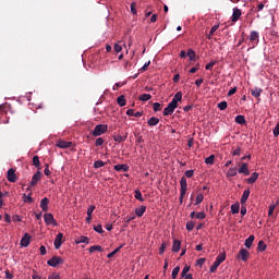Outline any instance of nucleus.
I'll return each mask as SVG.
<instances>
[{"instance_id":"f257e3e1","label":"nucleus","mask_w":279,"mask_h":279,"mask_svg":"<svg viewBox=\"0 0 279 279\" xmlns=\"http://www.w3.org/2000/svg\"><path fill=\"white\" fill-rule=\"evenodd\" d=\"M178 101H182V92H178L172 101L168 104V106L163 109V117H171L173 112H175V108H178Z\"/></svg>"},{"instance_id":"f03ea898","label":"nucleus","mask_w":279,"mask_h":279,"mask_svg":"<svg viewBox=\"0 0 279 279\" xmlns=\"http://www.w3.org/2000/svg\"><path fill=\"white\" fill-rule=\"evenodd\" d=\"M225 260H226V253H220L209 268L210 274H215V271H217V269L219 268V265H221V263H223Z\"/></svg>"},{"instance_id":"7ed1b4c3","label":"nucleus","mask_w":279,"mask_h":279,"mask_svg":"<svg viewBox=\"0 0 279 279\" xmlns=\"http://www.w3.org/2000/svg\"><path fill=\"white\" fill-rule=\"evenodd\" d=\"M180 186H181V194H180V197H179V202H180V204H182V202H184V195H186V189H187L186 177L181 178Z\"/></svg>"},{"instance_id":"20e7f679","label":"nucleus","mask_w":279,"mask_h":279,"mask_svg":"<svg viewBox=\"0 0 279 279\" xmlns=\"http://www.w3.org/2000/svg\"><path fill=\"white\" fill-rule=\"evenodd\" d=\"M108 132V125L106 124H97L93 131V136H101V134H106Z\"/></svg>"},{"instance_id":"39448f33","label":"nucleus","mask_w":279,"mask_h":279,"mask_svg":"<svg viewBox=\"0 0 279 279\" xmlns=\"http://www.w3.org/2000/svg\"><path fill=\"white\" fill-rule=\"evenodd\" d=\"M47 265H49V267H58V265H64V259L60 256H52L47 262Z\"/></svg>"},{"instance_id":"423d86ee","label":"nucleus","mask_w":279,"mask_h":279,"mask_svg":"<svg viewBox=\"0 0 279 279\" xmlns=\"http://www.w3.org/2000/svg\"><path fill=\"white\" fill-rule=\"evenodd\" d=\"M56 146L59 147L60 149H69L70 147H73V142L59 140L57 141Z\"/></svg>"},{"instance_id":"0eeeda50","label":"nucleus","mask_w":279,"mask_h":279,"mask_svg":"<svg viewBox=\"0 0 279 279\" xmlns=\"http://www.w3.org/2000/svg\"><path fill=\"white\" fill-rule=\"evenodd\" d=\"M44 221L45 223H47V226H58V223H56V219L53 218L52 214H45Z\"/></svg>"},{"instance_id":"6e6552de","label":"nucleus","mask_w":279,"mask_h":279,"mask_svg":"<svg viewBox=\"0 0 279 279\" xmlns=\"http://www.w3.org/2000/svg\"><path fill=\"white\" fill-rule=\"evenodd\" d=\"M238 258L246 263V260L250 258V251L245 248H241L238 254Z\"/></svg>"},{"instance_id":"1a4fd4ad","label":"nucleus","mask_w":279,"mask_h":279,"mask_svg":"<svg viewBox=\"0 0 279 279\" xmlns=\"http://www.w3.org/2000/svg\"><path fill=\"white\" fill-rule=\"evenodd\" d=\"M43 178V172L40 171H37L33 178H32V181L29 183V186H36V184H38V181L41 180Z\"/></svg>"},{"instance_id":"9d476101","label":"nucleus","mask_w":279,"mask_h":279,"mask_svg":"<svg viewBox=\"0 0 279 279\" xmlns=\"http://www.w3.org/2000/svg\"><path fill=\"white\" fill-rule=\"evenodd\" d=\"M62 239H64V234L58 233L53 242L56 250H60V247L62 246Z\"/></svg>"},{"instance_id":"9b49d317","label":"nucleus","mask_w":279,"mask_h":279,"mask_svg":"<svg viewBox=\"0 0 279 279\" xmlns=\"http://www.w3.org/2000/svg\"><path fill=\"white\" fill-rule=\"evenodd\" d=\"M241 9L239 8H234L233 9V13H232V16H231V21L232 23H236V21H239L241 19Z\"/></svg>"},{"instance_id":"f8f14e48","label":"nucleus","mask_w":279,"mask_h":279,"mask_svg":"<svg viewBox=\"0 0 279 279\" xmlns=\"http://www.w3.org/2000/svg\"><path fill=\"white\" fill-rule=\"evenodd\" d=\"M7 180L9 182H16V172L14 169H9L7 173Z\"/></svg>"},{"instance_id":"ddd939ff","label":"nucleus","mask_w":279,"mask_h":279,"mask_svg":"<svg viewBox=\"0 0 279 279\" xmlns=\"http://www.w3.org/2000/svg\"><path fill=\"white\" fill-rule=\"evenodd\" d=\"M32 241V235L29 233H25L21 240L22 247H27Z\"/></svg>"},{"instance_id":"4468645a","label":"nucleus","mask_w":279,"mask_h":279,"mask_svg":"<svg viewBox=\"0 0 279 279\" xmlns=\"http://www.w3.org/2000/svg\"><path fill=\"white\" fill-rule=\"evenodd\" d=\"M250 40H251V43H254L255 45H258V41H259V34H258V32H256V31H253V32H251V35H250Z\"/></svg>"},{"instance_id":"2eb2a0df","label":"nucleus","mask_w":279,"mask_h":279,"mask_svg":"<svg viewBox=\"0 0 279 279\" xmlns=\"http://www.w3.org/2000/svg\"><path fill=\"white\" fill-rule=\"evenodd\" d=\"M238 173H243L244 175H250V169L246 162H243L238 170Z\"/></svg>"},{"instance_id":"dca6fc26","label":"nucleus","mask_w":279,"mask_h":279,"mask_svg":"<svg viewBox=\"0 0 279 279\" xmlns=\"http://www.w3.org/2000/svg\"><path fill=\"white\" fill-rule=\"evenodd\" d=\"M40 208L44 210V213H47L49 210V198L44 197L40 202Z\"/></svg>"},{"instance_id":"f3484780","label":"nucleus","mask_w":279,"mask_h":279,"mask_svg":"<svg viewBox=\"0 0 279 279\" xmlns=\"http://www.w3.org/2000/svg\"><path fill=\"white\" fill-rule=\"evenodd\" d=\"M114 171H123L124 173H126V171H130V166L122 163V165H116L113 167Z\"/></svg>"},{"instance_id":"a211bd4d","label":"nucleus","mask_w":279,"mask_h":279,"mask_svg":"<svg viewBox=\"0 0 279 279\" xmlns=\"http://www.w3.org/2000/svg\"><path fill=\"white\" fill-rule=\"evenodd\" d=\"M250 193H251L250 189L244 190V192L241 196V199H240V203L242 204V206H243V204H245L247 202V199H250Z\"/></svg>"},{"instance_id":"6ab92c4d","label":"nucleus","mask_w":279,"mask_h":279,"mask_svg":"<svg viewBox=\"0 0 279 279\" xmlns=\"http://www.w3.org/2000/svg\"><path fill=\"white\" fill-rule=\"evenodd\" d=\"M146 210H147V207L145 205H142L141 207L135 209V215H137L138 217H143Z\"/></svg>"},{"instance_id":"aec40b11","label":"nucleus","mask_w":279,"mask_h":279,"mask_svg":"<svg viewBox=\"0 0 279 279\" xmlns=\"http://www.w3.org/2000/svg\"><path fill=\"white\" fill-rule=\"evenodd\" d=\"M260 93H263V88L254 87L251 89V95L253 97H256V98L260 97Z\"/></svg>"},{"instance_id":"412c9836","label":"nucleus","mask_w":279,"mask_h":279,"mask_svg":"<svg viewBox=\"0 0 279 279\" xmlns=\"http://www.w3.org/2000/svg\"><path fill=\"white\" fill-rule=\"evenodd\" d=\"M254 239H256V236L254 235H250L246 240H245V247H247V250H250L252 247V244L254 243Z\"/></svg>"},{"instance_id":"4be33fe9","label":"nucleus","mask_w":279,"mask_h":279,"mask_svg":"<svg viewBox=\"0 0 279 279\" xmlns=\"http://www.w3.org/2000/svg\"><path fill=\"white\" fill-rule=\"evenodd\" d=\"M181 245H182V242H180V240H174L172 245V252L174 253L180 252Z\"/></svg>"},{"instance_id":"5701e85b","label":"nucleus","mask_w":279,"mask_h":279,"mask_svg":"<svg viewBox=\"0 0 279 279\" xmlns=\"http://www.w3.org/2000/svg\"><path fill=\"white\" fill-rule=\"evenodd\" d=\"M258 180V172H253L252 175L246 180L247 184H254Z\"/></svg>"},{"instance_id":"b1692460","label":"nucleus","mask_w":279,"mask_h":279,"mask_svg":"<svg viewBox=\"0 0 279 279\" xmlns=\"http://www.w3.org/2000/svg\"><path fill=\"white\" fill-rule=\"evenodd\" d=\"M128 140V135H114L113 136V141L116 142V143H124V141H126Z\"/></svg>"},{"instance_id":"393cba45","label":"nucleus","mask_w":279,"mask_h":279,"mask_svg":"<svg viewBox=\"0 0 279 279\" xmlns=\"http://www.w3.org/2000/svg\"><path fill=\"white\" fill-rule=\"evenodd\" d=\"M157 123H160V119L156 118V117H151L148 121L147 124L153 128L154 125H156Z\"/></svg>"},{"instance_id":"a878e982","label":"nucleus","mask_w":279,"mask_h":279,"mask_svg":"<svg viewBox=\"0 0 279 279\" xmlns=\"http://www.w3.org/2000/svg\"><path fill=\"white\" fill-rule=\"evenodd\" d=\"M126 114L128 117H141L143 114V112L141 111H137V112H134V109H129L126 110Z\"/></svg>"},{"instance_id":"bb28decb","label":"nucleus","mask_w":279,"mask_h":279,"mask_svg":"<svg viewBox=\"0 0 279 279\" xmlns=\"http://www.w3.org/2000/svg\"><path fill=\"white\" fill-rule=\"evenodd\" d=\"M235 123H238L239 125H245V116H236L235 117Z\"/></svg>"},{"instance_id":"cd10ccee","label":"nucleus","mask_w":279,"mask_h":279,"mask_svg":"<svg viewBox=\"0 0 279 279\" xmlns=\"http://www.w3.org/2000/svg\"><path fill=\"white\" fill-rule=\"evenodd\" d=\"M258 252H265L267 250V244H265V241L260 240L257 244Z\"/></svg>"},{"instance_id":"c85d7f7f","label":"nucleus","mask_w":279,"mask_h":279,"mask_svg":"<svg viewBox=\"0 0 279 279\" xmlns=\"http://www.w3.org/2000/svg\"><path fill=\"white\" fill-rule=\"evenodd\" d=\"M88 250L90 254H93V252H104V247H101L100 245H93Z\"/></svg>"},{"instance_id":"c756f323","label":"nucleus","mask_w":279,"mask_h":279,"mask_svg":"<svg viewBox=\"0 0 279 279\" xmlns=\"http://www.w3.org/2000/svg\"><path fill=\"white\" fill-rule=\"evenodd\" d=\"M241 209V206L239 204L231 205V213L232 215H239V210Z\"/></svg>"},{"instance_id":"7c9ffc66","label":"nucleus","mask_w":279,"mask_h":279,"mask_svg":"<svg viewBox=\"0 0 279 279\" xmlns=\"http://www.w3.org/2000/svg\"><path fill=\"white\" fill-rule=\"evenodd\" d=\"M33 165L36 169H40V158L38 156L33 157Z\"/></svg>"},{"instance_id":"2f4dec72","label":"nucleus","mask_w":279,"mask_h":279,"mask_svg":"<svg viewBox=\"0 0 279 279\" xmlns=\"http://www.w3.org/2000/svg\"><path fill=\"white\" fill-rule=\"evenodd\" d=\"M117 104H119L123 108V106H125L126 104L125 96L123 95L119 96L117 99Z\"/></svg>"},{"instance_id":"473e14b6","label":"nucleus","mask_w":279,"mask_h":279,"mask_svg":"<svg viewBox=\"0 0 279 279\" xmlns=\"http://www.w3.org/2000/svg\"><path fill=\"white\" fill-rule=\"evenodd\" d=\"M101 167H106V162L102 160H97L94 162V169H101Z\"/></svg>"},{"instance_id":"72a5a7b5","label":"nucleus","mask_w":279,"mask_h":279,"mask_svg":"<svg viewBox=\"0 0 279 279\" xmlns=\"http://www.w3.org/2000/svg\"><path fill=\"white\" fill-rule=\"evenodd\" d=\"M140 101H149V99H151V96L149 94H142L138 97Z\"/></svg>"},{"instance_id":"f704fd0d","label":"nucleus","mask_w":279,"mask_h":279,"mask_svg":"<svg viewBox=\"0 0 279 279\" xmlns=\"http://www.w3.org/2000/svg\"><path fill=\"white\" fill-rule=\"evenodd\" d=\"M135 199H138V202H145V198H143V193H141L140 190L135 191Z\"/></svg>"},{"instance_id":"c9c22d12","label":"nucleus","mask_w":279,"mask_h":279,"mask_svg":"<svg viewBox=\"0 0 279 279\" xmlns=\"http://www.w3.org/2000/svg\"><path fill=\"white\" fill-rule=\"evenodd\" d=\"M206 165H215V155H210L205 159Z\"/></svg>"},{"instance_id":"e433bc0d","label":"nucleus","mask_w":279,"mask_h":279,"mask_svg":"<svg viewBox=\"0 0 279 279\" xmlns=\"http://www.w3.org/2000/svg\"><path fill=\"white\" fill-rule=\"evenodd\" d=\"M204 202V194H197L196 199H195V206L198 204H202Z\"/></svg>"},{"instance_id":"4c0bfd02","label":"nucleus","mask_w":279,"mask_h":279,"mask_svg":"<svg viewBox=\"0 0 279 279\" xmlns=\"http://www.w3.org/2000/svg\"><path fill=\"white\" fill-rule=\"evenodd\" d=\"M153 109L155 112H160L162 110V105H160V102H154Z\"/></svg>"},{"instance_id":"58836bf2","label":"nucleus","mask_w":279,"mask_h":279,"mask_svg":"<svg viewBox=\"0 0 279 279\" xmlns=\"http://www.w3.org/2000/svg\"><path fill=\"white\" fill-rule=\"evenodd\" d=\"M189 271H191V267L184 266L181 271V278H184V276H189Z\"/></svg>"},{"instance_id":"ea45409f","label":"nucleus","mask_w":279,"mask_h":279,"mask_svg":"<svg viewBox=\"0 0 279 279\" xmlns=\"http://www.w3.org/2000/svg\"><path fill=\"white\" fill-rule=\"evenodd\" d=\"M88 241H89L88 236L83 235V236H81L80 239L76 240V243L77 244L86 243L88 245Z\"/></svg>"},{"instance_id":"a19ab883","label":"nucleus","mask_w":279,"mask_h":279,"mask_svg":"<svg viewBox=\"0 0 279 279\" xmlns=\"http://www.w3.org/2000/svg\"><path fill=\"white\" fill-rule=\"evenodd\" d=\"M187 57H189L190 61L193 62V60H195V51L193 49H189Z\"/></svg>"},{"instance_id":"79ce46f5","label":"nucleus","mask_w":279,"mask_h":279,"mask_svg":"<svg viewBox=\"0 0 279 279\" xmlns=\"http://www.w3.org/2000/svg\"><path fill=\"white\" fill-rule=\"evenodd\" d=\"M227 175L229 178H234V175H236V168H230L227 172Z\"/></svg>"},{"instance_id":"37998d69","label":"nucleus","mask_w":279,"mask_h":279,"mask_svg":"<svg viewBox=\"0 0 279 279\" xmlns=\"http://www.w3.org/2000/svg\"><path fill=\"white\" fill-rule=\"evenodd\" d=\"M178 274H180V266H177V267L173 268L172 275H171L172 279L178 278Z\"/></svg>"},{"instance_id":"c03bdc74","label":"nucleus","mask_w":279,"mask_h":279,"mask_svg":"<svg viewBox=\"0 0 279 279\" xmlns=\"http://www.w3.org/2000/svg\"><path fill=\"white\" fill-rule=\"evenodd\" d=\"M194 228H195V222H193V221H187L186 222V230L189 232L193 231Z\"/></svg>"},{"instance_id":"a18cd8bd","label":"nucleus","mask_w":279,"mask_h":279,"mask_svg":"<svg viewBox=\"0 0 279 279\" xmlns=\"http://www.w3.org/2000/svg\"><path fill=\"white\" fill-rule=\"evenodd\" d=\"M215 64H217V61H210L209 63H207L205 65L206 71H213V66H215Z\"/></svg>"},{"instance_id":"49530a36","label":"nucleus","mask_w":279,"mask_h":279,"mask_svg":"<svg viewBox=\"0 0 279 279\" xmlns=\"http://www.w3.org/2000/svg\"><path fill=\"white\" fill-rule=\"evenodd\" d=\"M219 110H226L228 108V102L227 101H221L218 104Z\"/></svg>"},{"instance_id":"de8ad7c7","label":"nucleus","mask_w":279,"mask_h":279,"mask_svg":"<svg viewBox=\"0 0 279 279\" xmlns=\"http://www.w3.org/2000/svg\"><path fill=\"white\" fill-rule=\"evenodd\" d=\"M95 232H98V234H104V228L101 225H97L94 227Z\"/></svg>"},{"instance_id":"09e8293b","label":"nucleus","mask_w":279,"mask_h":279,"mask_svg":"<svg viewBox=\"0 0 279 279\" xmlns=\"http://www.w3.org/2000/svg\"><path fill=\"white\" fill-rule=\"evenodd\" d=\"M275 138L279 136V122L276 124L275 129L272 130Z\"/></svg>"},{"instance_id":"8fccbe9b","label":"nucleus","mask_w":279,"mask_h":279,"mask_svg":"<svg viewBox=\"0 0 279 279\" xmlns=\"http://www.w3.org/2000/svg\"><path fill=\"white\" fill-rule=\"evenodd\" d=\"M93 213H95V206H94V205H90V206L87 208V216L93 217Z\"/></svg>"},{"instance_id":"3c124183","label":"nucleus","mask_w":279,"mask_h":279,"mask_svg":"<svg viewBox=\"0 0 279 279\" xmlns=\"http://www.w3.org/2000/svg\"><path fill=\"white\" fill-rule=\"evenodd\" d=\"M116 53H121V51H123V47H121V45L119 44H114V47H113Z\"/></svg>"},{"instance_id":"603ef678","label":"nucleus","mask_w":279,"mask_h":279,"mask_svg":"<svg viewBox=\"0 0 279 279\" xmlns=\"http://www.w3.org/2000/svg\"><path fill=\"white\" fill-rule=\"evenodd\" d=\"M274 210H276V205H269V207H268V217H271V215H274Z\"/></svg>"},{"instance_id":"864d4df0","label":"nucleus","mask_w":279,"mask_h":279,"mask_svg":"<svg viewBox=\"0 0 279 279\" xmlns=\"http://www.w3.org/2000/svg\"><path fill=\"white\" fill-rule=\"evenodd\" d=\"M24 202L26 204H32L34 202V198H32V196H29V195L27 196L24 194Z\"/></svg>"},{"instance_id":"5fc2aeb1","label":"nucleus","mask_w":279,"mask_h":279,"mask_svg":"<svg viewBox=\"0 0 279 279\" xmlns=\"http://www.w3.org/2000/svg\"><path fill=\"white\" fill-rule=\"evenodd\" d=\"M165 250H167V243L162 242L160 248H159V254L162 255L165 254Z\"/></svg>"},{"instance_id":"6e6d98bb","label":"nucleus","mask_w":279,"mask_h":279,"mask_svg":"<svg viewBox=\"0 0 279 279\" xmlns=\"http://www.w3.org/2000/svg\"><path fill=\"white\" fill-rule=\"evenodd\" d=\"M96 147H101L104 145V140L101 137H98L95 142Z\"/></svg>"},{"instance_id":"4d7b16f0","label":"nucleus","mask_w":279,"mask_h":279,"mask_svg":"<svg viewBox=\"0 0 279 279\" xmlns=\"http://www.w3.org/2000/svg\"><path fill=\"white\" fill-rule=\"evenodd\" d=\"M196 219H206V214L204 211H199L196 214Z\"/></svg>"},{"instance_id":"13d9d810","label":"nucleus","mask_w":279,"mask_h":279,"mask_svg":"<svg viewBox=\"0 0 279 279\" xmlns=\"http://www.w3.org/2000/svg\"><path fill=\"white\" fill-rule=\"evenodd\" d=\"M217 29H219V25H214L211 27V29L209 31V36H213L215 34V32H217Z\"/></svg>"},{"instance_id":"bf43d9fd","label":"nucleus","mask_w":279,"mask_h":279,"mask_svg":"<svg viewBox=\"0 0 279 279\" xmlns=\"http://www.w3.org/2000/svg\"><path fill=\"white\" fill-rule=\"evenodd\" d=\"M232 156H241V147L233 149Z\"/></svg>"},{"instance_id":"052dcab7","label":"nucleus","mask_w":279,"mask_h":279,"mask_svg":"<svg viewBox=\"0 0 279 279\" xmlns=\"http://www.w3.org/2000/svg\"><path fill=\"white\" fill-rule=\"evenodd\" d=\"M44 173H45V175H51V170H49V165L48 163H46V168H45V170H44Z\"/></svg>"},{"instance_id":"680f3d73","label":"nucleus","mask_w":279,"mask_h":279,"mask_svg":"<svg viewBox=\"0 0 279 279\" xmlns=\"http://www.w3.org/2000/svg\"><path fill=\"white\" fill-rule=\"evenodd\" d=\"M194 173H195V172H194L193 170H186V171H185V177H186V178H193Z\"/></svg>"},{"instance_id":"e2e57ef3","label":"nucleus","mask_w":279,"mask_h":279,"mask_svg":"<svg viewBox=\"0 0 279 279\" xmlns=\"http://www.w3.org/2000/svg\"><path fill=\"white\" fill-rule=\"evenodd\" d=\"M204 263H206V258H198L197 262H196V265L202 267L204 265Z\"/></svg>"},{"instance_id":"0e129e2a","label":"nucleus","mask_w":279,"mask_h":279,"mask_svg":"<svg viewBox=\"0 0 279 279\" xmlns=\"http://www.w3.org/2000/svg\"><path fill=\"white\" fill-rule=\"evenodd\" d=\"M4 274H5V278H7V279H12V278H14V275H12V272H10V270H5Z\"/></svg>"},{"instance_id":"69168bd1","label":"nucleus","mask_w":279,"mask_h":279,"mask_svg":"<svg viewBox=\"0 0 279 279\" xmlns=\"http://www.w3.org/2000/svg\"><path fill=\"white\" fill-rule=\"evenodd\" d=\"M236 93V87H232L229 92H228V97H232V95H234Z\"/></svg>"},{"instance_id":"338daca9","label":"nucleus","mask_w":279,"mask_h":279,"mask_svg":"<svg viewBox=\"0 0 279 279\" xmlns=\"http://www.w3.org/2000/svg\"><path fill=\"white\" fill-rule=\"evenodd\" d=\"M48 279H60V275L58 274H52L48 277Z\"/></svg>"},{"instance_id":"774afa93","label":"nucleus","mask_w":279,"mask_h":279,"mask_svg":"<svg viewBox=\"0 0 279 279\" xmlns=\"http://www.w3.org/2000/svg\"><path fill=\"white\" fill-rule=\"evenodd\" d=\"M12 219H13V221H22V219H21V216H19V215H14L13 217H12Z\"/></svg>"}]
</instances>
